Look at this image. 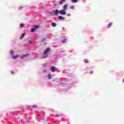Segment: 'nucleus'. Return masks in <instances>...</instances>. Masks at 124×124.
Instances as JSON below:
<instances>
[{
    "instance_id": "1",
    "label": "nucleus",
    "mask_w": 124,
    "mask_h": 124,
    "mask_svg": "<svg viewBox=\"0 0 124 124\" xmlns=\"http://www.w3.org/2000/svg\"><path fill=\"white\" fill-rule=\"evenodd\" d=\"M59 14H60L61 15H66V11L63 9L60 11H59V10H56L55 13V16H58Z\"/></svg>"
},
{
    "instance_id": "2",
    "label": "nucleus",
    "mask_w": 124,
    "mask_h": 124,
    "mask_svg": "<svg viewBox=\"0 0 124 124\" xmlns=\"http://www.w3.org/2000/svg\"><path fill=\"white\" fill-rule=\"evenodd\" d=\"M51 50V49L48 48H46V49L45 50L43 55L44 56L45 58H46L47 54H48V52H49Z\"/></svg>"
},
{
    "instance_id": "3",
    "label": "nucleus",
    "mask_w": 124,
    "mask_h": 124,
    "mask_svg": "<svg viewBox=\"0 0 124 124\" xmlns=\"http://www.w3.org/2000/svg\"><path fill=\"white\" fill-rule=\"evenodd\" d=\"M68 7V4H65L62 7L63 10H65V11H66V10H67Z\"/></svg>"
},
{
    "instance_id": "4",
    "label": "nucleus",
    "mask_w": 124,
    "mask_h": 124,
    "mask_svg": "<svg viewBox=\"0 0 124 124\" xmlns=\"http://www.w3.org/2000/svg\"><path fill=\"white\" fill-rule=\"evenodd\" d=\"M51 70L52 72H56V70H57V68H56V67L55 66H52L51 67Z\"/></svg>"
},
{
    "instance_id": "5",
    "label": "nucleus",
    "mask_w": 124,
    "mask_h": 124,
    "mask_svg": "<svg viewBox=\"0 0 124 124\" xmlns=\"http://www.w3.org/2000/svg\"><path fill=\"white\" fill-rule=\"evenodd\" d=\"M58 19H59V20H64V17H63L62 16H58Z\"/></svg>"
},
{
    "instance_id": "6",
    "label": "nucleus",
    "mask_w": 124,
    "mask_h": 124,
    "mask_svg": "<svg viewBox=\"0 0 124 124\" xmlns=\"http://www.w3.org/2000/svg\"><path fill=\"white\" fill-rule=\"evenodd\" d=\"M26 57H29V54H24L22 56V58H26Z\"/></svg>"
},
{
    "instance_id": "7",
    "label": "nucleus",
    "mask_w": 124,
    "mask_h": 124,
    "mask_svg": "<svg viewBox=\"0 0 124 124\" xmlns=\"http://www.w3.org/2000/svg\"><path fill=\"white\" fill-rule=\"evenodd\" d=\"M51 25H52V27H53L57 26V24H56V23H54V22L52 23Z\"/></svg>"
},
{
    "instance_id": "8",
    "label": "nucleus",
    "mask_w": 124,
    "mask_h": 124,
    "mask_svg": "<svg viewBox=\"0 0 124 124\" xmlns=\"http://www.w3.org/2000/svg\"><path fill=\"white\" fill-rule=\"evenodd\" d=\"M71 1L73 3H76V2H78V0H72Z\"/></svg>"
},
{
    "instance_id": "9",
    "label": "nucleus",
    "mask_w": 124,
    "mask_h": 124,
    "mask_svg": "<svg viewBox=\"0 0 124 124\" xmlns=\"http://www.w3.org/2000/svg\"><path fill=\"white\" fill-rule=\"evenodd\" d=\"M84 62L85 63H89V60L87 59H84Z\"/></svg>"
},
{
    "instance_id": "10",
    "label": "nucleus",
    "mask_w": 124,
    "mask_h": 124,
    "mask_svg": "<svg viewBox=\"0 0 124 124\" xmlns=\"http://www.w3.org/2000/svg\"><path fill=\"white\" fill-rule=\"evenodd\" d=\"M64 1H65V0H61L60 2H59V4H62V2H64Z\"/></svg>"
},
{
    "instance_id": "11",
    "label": "nucleus",
    "mask_w": 124,
    "mask_h": 124,
    "mask_svg": "<svg viewBox=\"0 0 124 124\" xmlns=\"http://www.w3.org/2000/svg\"><path fill=\"white\" fill-rule=\"evenodd\" d=\"M24 36H25V34H22V35L21 36V37H19V39H22V38H24Z\"/></svg>"
},
{
    "instance_id": "12",
    "label": "nucleus",
    "mask_w": 124,
    "mask_h": 124,
    "mask_svg": "<svg viewBox=\"0 0 124 124\" xmlns=\"http://www.w3.org/2000/svg\"><path fill=\"white\" fill-rule=\"evenodd\" d=\"M70 9H72V10H73V9H74V6L73 5L70 6Z\"/></svg>"
},
{
    "instance_id": "13",
    "label": "nucleus",
    "mask_w": 124,
    "mask_h": 124,
    "mask_svg": "<svg viewBox=\"0 0 124 124\" xmlns=\"http://www.w3.org/2000/svg\"><path fill=\"white\" fill-rule=\"evenodd\" d=\"M18 56L16 55V56H14L13 55V59H17V58H18Z\"/></svg>"
},
{
    "instance_id": "14",
    "label": "nucleus",
    "mask_w": 124,
    "mask_h": 124,
    "mask_svg": "<svg viewBox=\"0 0 124 124\" xmlns=\"http://www.w3.org/2000/svg\"><path fill=\"white\" fill-rule=\"evenodd\" d=\"M35 30V29L34 28H32L31 29V32H34V31Z\"/></svg>"
},
{
    "instance_id": "15",
    "label": "nucleus",
    "mask_w": 124,
    "mask_h": 124,
    "mask_svg": "<svg viewBox=\"0 0 124 124\" xmlns=\"http://www.w3.org/2000/svg\"><path fill=\"white\" fill-rule=\"evenodd\" d=\"M49 15H50V16H54V14H53V12H50L49 13Z\"/></svg>"
},
{
    "instance_id": "16",
    "label": "nucleus",
    "mask_w": 124,
    "mask_h": 124,
    "mask_svg": "<svg viewBox=\"0 0 124 124\" xmlns=\"http://www.w3.org/2000/svg\"><path fill=\"white\" fill-rule=\"evenodd\" d=\"M112 26V23H110L108 24V28H110V27H111Z\"/></svg>"
},
{
    "instance_id": "17",
    "label": "nucleus",
    "mask_w": 124,
    "mask_h": 124,
    "mask_svg": "<svg viewBox=\"0 0 124 124\" xmlns=\"http://www.w3.org/2000/svg\"><path fill=\"white\" fill-rule=\"evenodd\" d=\"M62 43H65L66 42V39H64V40L62 41Z\"/></svg>"
},
{
    "instance_id": "18",
    "label": "nucleus",
    "mask_w": 124,
    "mask_h": 124,
    "mask_svg": "<svg viewBox=\"0 0 124 124\" xmlns=\"http://www.w3.org/2000/svg\"><path fill=\"white\" fill-rule=\"evenodd\" d=\"M35 29H38L39 28V25H35L34 26Z\"/></svg>"
},
{
    "instance_id": "19",
    "label": "nucleus",
    "mask_w": 124,
    "mask_h": 124,
    "mask_svg": "<svg viewBox=\"0 0 124 124\" xmlns=\"http://www.w3.org/2000/svg\"><path fill=\"white\" fill-rule=\"evenodd\" d=\"M48 79H51V74H49L48 75Z\"/></svg>"
},
{
    "instance_id": "20",
    "label": "nucleus",
    "mask_w": 124,
    "mask_h": 124,
    "mask_svg": "<svg viewBox=\"0 0 124 124\" xmlns=\"http://www.w3.org/2000/svg\"><path fill=\"white\" fill-rule=\"evenodd\" d=\"M13 53H14L13 50H11L10 51V54H11L12 56H13Z\"/></svg>"
},
{
    "instance_id": "21",
    "label": "nucleus",
    "mask_w": 124,
    "mask_h": 124,
    "mask_svg": "<svg viewBox=\"0 0 124 124\" xmlns=\"http://www.w3.org/2000/svg\"><path fill=\"white\" fill-rule=\"evenodd\" d=\"M29 44H31V43H32V42L31 41H29Z\"/></svg>"
},
{
    "instance_id": "22",
    "label": "nucleus",
    "mask_w": 124,
    "mask_h": 124,
    "mask_svg": "<svg viewBox=\"0 0 124 124\" xmlns=\"http://www.w3.org/2000/svg\"><path fill=\"white\" fill-rule=\"evenodd\" d=\"M20 28H23V27H24V24H20Z\"/></svg>"
},
{
    "instance_id": "23",
    "label": "nucleus",
    "mask_w": 124,
    "mask_h": 124,
    "mask_svg": "<svg viewBox=\"0 0 124 124\" xmlns=\"http://www.w3.org/2000/svg\"><path fill=\"white\" fill-rule=\"evenodd\" d=\"M32 108H36V106H35V105H33V106H32Z\"/></svg>"
},
{
    "instance_id": "24",
    "label": "nucleus",
    "mask_w": 124,
    "mask_h": 124,
    "mask_svg": "<svg viewBox=\"0 0 124 124\" xmlns=\"http://www.w3.org/2000/svg\"><path fill=\"white\" fill-rule=\"evenodd\" d=\"M93 71H91L90 72V74H93Z\"/></svg>"
},
{
    "instance_id": "25",
    "label": "nucleus",
    "mask_w": 124,
    "mask_h": 124,
    "mask_svg": "<svg viewBox=\"0 0 124 124\" xmlns=\"http://www.w3.org/2000/svg\"><path fill=\"white\" fill-rule=\"evenodd\" d=\"M67 16H70V14H67Z\"/></svg>"
},
{
    "instance_id": "26",
    "label": "nucleus",
    "mask_w": 124,
    "mask_h": 124,
    "mask_svg": "<svg viewBox=\"0 0 124 124\" xmlns=\"http://www.w3.org/2000/svg\"><path fill=\"white\" fill-rule=\"evenodd\" d=\"M56 5H57V3H55V4H54L53 5V6H56Z\"/></svg>"
},
{
    "instance_id": "27",
    "label": "nucleus",
    "mask_w": 124,
    "mask_h": 124,
    "mask_svg": "<svg viewBox=\"0 0 124 124\" xmlns=\"http://www.w3.org/2000/svg\"><path fill=\"white\" fill-rule=\"evenodd\" d=\"M11 73H12V74H14V72H13V71H11Z\"/></svg>"
},
{
    "instance_id": "28",
    "label": "nucleus",
    "mask_w": 124,
    "mask_h": 124,
    "mask_svg": "<svg viewBox=\"0 0 124 124\" xmlns=\"http://www.w3.org/2000/svg\"><path fill=\"white\" fill-rule=\"evenodd\" d=\"M45 40H46V39H44V38H43V41H45Z\"/></svg>"
},
{
    "instance_id": "29",
    "label": "nucleus",
    "mask_w": 124,
    "mask_h": 124,
    "mask_svg": "<svg viewBox=\"0 0 124 124\" xmlns=\"http://www.w3.org/2000/svg\"><path fill=\"white\" fill-rule=\"evenodd\" d=\"M40 116V114H38V115H37V117H38V116Z\"/></svg>"
},
{
    "instance_id": "30",
    "label": "nucleus",
    "mask_w": 124,
    "mask_h": 124,
    "mask_svg": "<svg viewBox=\"0 0 124 124\" xmlns=\"http://www.w3.org/2000/svg\"><path fill=\"white\" fill-rule=\"evenodd\" d=\"M62 29L63 31H64V28L63 27Z\"/></svg>"
},
{
    "instance_id": "31",
    "label": "nucleus",
    "mask_w": 124,
    "mask_h": 124,
    "mask_svg": "<svg viewBox=\"0 0 124 124\" xmlns=\"http://www.w3.org/2000/svg\"><path fill=\"white\" fill-rule=\"evenodd\" d=\"M46 38H47V37H48V36H47V35H46Z\"/></svg>"
},
{
    "instance_id": "32",
    "label": "nucleus",
    "mask_w": 124,
    "mask_h": 124,
    "mask_svg": "<svg viewBox=\"0 0 124 124\" xmlns=\"http://www.w3.org/2000/svg\"><path fill=\"white\" fill-rule=\"evenodd\" d=\"M123 82H124V80H123Z\"/></svg>"
}]
</instances>
